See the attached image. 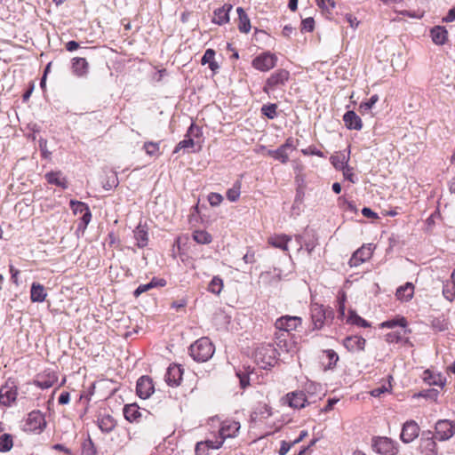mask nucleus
Segmentation results:
<instances>
[{"label":"nucleus","mask_w":455,"mask_h":455,"mask_svg":"<svg viewBox=\"0 0 455 455\" xmlns=\"http://www.w3.org/2000/svg\"><path fill=\"white\" fill-rule=\"evenodd\" d=\"M189 352L195 361L206 362L213 355L214 347L208 338L203 337L190 346Z\"/></svg>","instance_id":"f257e3e1"},{"label":"nucleus","mask_w":455,"mask_h":455,"mask_svg":"<svg viewBox=\"0 0 455 455\" xmlns=\"http://www.w3.org/2000/svg\"><path fill=\"white\" fill-rule=\"evenodd\" d=\"M276 353V348L271 344L261 345L255 349V362L262 369L271 367L275 362Z\"/></svg>","instance_id":"f03ea898"},{"label":"nucleus","mask_w":455,"mask_h":455,"mask_svg":"<svg viewBox=\"0 0 455 455\" xmlns=\"http://www.w3.org/2000/svg\"><path fill=\"white\" fill-rule=\"evenodd\" d=\"M372 450L380 455H396L398 444L391 438L386 436H375L371 439Z\"/></svg>","instance_id":"7ed1b4c3"},{"label":"nucleus","mask_w":455,"mask_h":455,"mask_svg":"<svg viewBox=\"0 0 455 455\" xmlns=\"http://www.w3.org/2000/svg\"><path fill=\"white\" fill-rule=\"evenodd\" d=\"M290 78V73L286 69H278L274 72L266 81L263 92L269 94L277 87L283 86Z\"/></svg>","instance_id":"20e7f679"},{"label":"nucleus","mask_w":455,"mask_h":455,"mask_svg":"<svg viewBox=\"0 0 455 455\" xmlns=\"http://www.w3.org/2000/svg\"><path fill=\"white\" fill-rule=\"evenodd\" d=\"M331 310H328L323 307V305L318 303H313L310 307V315L314 329L320 330L324 325V322L331 314Z\"/></svg>","instance_id":"39448f33"},{"label":"nucleus","mask_w":455,"mask_h":455,"mask_svg":"<svg viewBox=\"0 0 455 455\" xmlns=\"http://www.w3.org/2000/svg\"><path fill=\"white\" fill-rule=\"evenodd\" d=\"M277 58L275 54L265 52L252 60V67L261 72H267L276 65Z\"/></svg>","instance_id":"423d86ee"},{"label":"nucleus","mask_w":455,"mask_h":455,"mask_svg":"<svg viewBox=\"0 0 455 455\" xmlns=\"http://www.w3.org/2000/svg\"><path fill=\"white\" fill-rule=\"evenodd\" d=\"M281 402L283 404L288 405L293 409H302L307 403V396L301 391L288 393L281 399Z\"/></svg>","instance_id":"0eeeda50"},{"label":"nucleus","mask_w":455,"mask_h":455,"mask_svg":"<svg viewBox=\"0 0 455 455\" xmlns=\"http://www.w3.org/2000/svg\"><path fill=\"white\" fill-rule=\"evenodd\" d=\"M455 427L448 419L438 420L435 424V438L439 441H446L453 436Z\"/></svg>","instance_id":"6e6552de"},{"label":"nucleus","mask_w":455,"mask_h":455,"mask_svg":"<svg viewBox=\"0 0 455 455\" xmlns=\"http://www.w3.org/2000/svg\"><path fill=\"white\" fill-rule=\"evenodd\" d=\"M374 247L371 243L363 245L356 251L354 252L351 259H349L350 267H358L367 259H371Z\"/></svg>","instance_id":"1a4fd4ad"},{"label":"nucleus","mask_w":455,"mask_h":455,"mask_svg":"<svg viewBox=\"0 0 455 455\" xmlns=\"http://www.w3.org/2000/svg\"><path fill=\"white\" fill-rule=\"evenodd\" d=\"M302 323V319L299 316L284 315L278 318L275 322V327L287 333L296 330Z\"/></svg>","instance_id":"9d476101"},{"label":"nucleus","mask_w":455,"mask_h":455,"mask_svg":"<svg viewBox=\"0 0 455 455\" xmlns=\"http://www.w3.org/2000/svg\"><path fill=\"white\" fill-rule=\"evenodd\" d=\"M46 426L44 414L39 411H31L26 421V427L29 431H42Z\"/></svg>","instance_id":"9b49d317"},{"label":"nucleus","mask_w":455,"mask_h":455,"mask_svg":"<svg viewBox=\"0 0 455 455\" xmlns=\"http://www.w3.org/2000/svg\"><path fill=\"white\" fill-rule=\"evenodd\" d=\"M419 434V425L414 420H409L403 424L400 438L404 443H409L416 439Z\"/></svg>","instance_id":"f8f14e48"},{"label":"nucleus","mask_w":455,"mask_h":455,"mask_svg":"<svg viewBox=\"0 0 455 455\" xmlns=\"http://www.w3.org/2000/svg\"><path fill=\"white\" fill-rule=\"evenodd\" d=\"M138 395L142 399L148 398L154 392L152 380L148 376L140 377L137 381L136 387Z\"/></svg>","instance_id":"ddd939ff"},{"label":"nucleus","mask_w":455,"mask_h":455,"mask_svg":"<svg viewBox=\"0 0 455 455\" xmlns=\"http://www.w3.org/2000/svg\"><path fill=\"white\" fill-rule=\"evenodd\" d=\"M17 388L12 383V385L6 384L0 388V404L9 406L16 400Z\"/></svg>","instance_id":"4468645a"},{"label":"nucleus","mask_w":455,"mask_h":455,"mask_svg":"<svg viewBox=\"0 0 455 455\" xmlns=\"http://www.w3.org/2000/svg\"><path fill=\"white\" fill-rule=\"evenodd\" d=\"M240 423L235 420H225L220 429V435L224 441L226 438L235 437L240 429Z\"/></svg>","instance_id":"2eb2a0df"},{"label":"nucleus","mask_w":455,"mask_h":455,"mask_svg":"<svg viewBox=\"0 0 455 455\" xmlns=\"http://www.w3.org/2000/svg\"><path fill=\"white\" fill-rule=\"evenodd\" d=\"M183 371L177 364L170 365L165 374V381L169 386H178L182 379Z\"/></svg>","instance_id":"dca6fc26"},{"label":"nucleus","mask_w":455,"mask_h":455,"mask_svg":"<svg viewBox=\"0 0 455 455\" xmlns=\"http://www.w3.org/2000/svg\"><path fill=\"white\" fill-rule=\"evenodd\" d=\"M366 340L360 336H349L343 340L344 347L350 352L363 351Z\"/></svg>","instance_id":"f3484780"},{"label":"nucleus","mask_w":455,"mask_h":455,"mask_svg":"<svg viewBox=\"0 0 455 455\" xmlns=\"http://www.w3.org/2000/svg\"><path fill=\"white\" fill-rule=\"evenodd\" d=\"M343 121L349 130L360 131L363 127L360 116L354 111L346 112L343 116Z\"/></svg>","instance_id":"a211bd4d"},{"label":"nucleus","mask_w":455,"mask_h":455,"mask_svg":"<svg viewBox=\"0 0 455 455\" xmlns=\"http://www.w3.org/2000/svg\"><path fill=\"white\" fill-rule=\"evenodd\" d=\"M89 64L84 58L76 57L72 59L73 73L79 76H85L88 73Z\"/></svg>","instance_id":"6ab92c4d"},{"label":"nucleus","mask_w":455,"mask_h":455,"mask_svg":"<svg viewBox=\"0 0 455 455\" xmlns=\"http://www.w3.org/2000/svg\"><path fill=\"white\" fill-rule=\"evenodd\" d=\"M232 9L231 4H225L214 12L212 21L218 25H223L229 21V12Z\"/></svg>","instance_id":"aec40b11"},{"label":"nucleus","mask_w":455,"mask_h":455,"mask_svg":"<svg viewBox=\"0 0 455 455\" xmlns=\"http://www.w3.org/2000/svg\"><path fill=\"white\" fill-rule=\"evenodd\" d=\"M414 294V285L412 283H406L404 285L397 288L395 296L401 301H409Z\"/></svg>","instance_id":"412c9836"},{"label":"nucleus","mask_w":455,"mask_h":455,"mask_svg":"<svg viewBox=\"0 0 455 455\" xmlns=\"http://www.w3.org/2000/svg\"><path fill=\"white\" fill-rule=\"evenodd\" d=\"M291 237L286 235H276L268 238V243L275 248L281 249L283 251H288V243Z\"/></svg>","instance_id":"4be33fe9"},{"label":"nucleus","mask_w":455,"mask_h":455,"mask_svg":"<svg viewBox=\"0 0 455 455\" xmlns=\"http://www.w3.org/2000/svg\"><path fill=\"white\" fill-rule=\"evenodd\" d=\"M272 415V409L267 403H260L251 414L252 421L265 419Z\"/></svg>","instance_id":"5701e85b"},{"label":"nucleus","mask_w":455,"mask_h":455,"mask_svg":"<svg viewBox=\"0 0 455 455\" xmlns=\"http://www.w3.org/2000/svg\"><path fill=\"white\" fill-rule=\"evenodd\" d=\"M289 334L280 333L276 336L277 348L282 352L292 353L295 346L291 340H288Z\"/></svg>","instance_id":"b1692460"},{"label":"nucleus","mask_w":455,"mask_h":455,"mask_svg":"<svg viewBox=\"0 0 455 455\" xmlns=\"http://www.w3.org/2000/svg\"><path fill=\"white\" fill-rule=\"evenodd\" d=\"M433 42L437 45H443L447 40V30L441 26L433 28L430 31Z\"/></svg>","instance_id":"393cba45"},{"label":"nucleus","mask_w":455,"mask_h":455,"mask_svg":"<svg viewBox=\"0 0 455 455\" xmlns=\"http://www.w3.org/2000/svg\"><path fill=\"white\" fill-rule=\"evenodd\" d=\"M47 294L44 291V287L38 283H33L30 291V299L33 302H43L44 301Z\"/></svg>","instance_id":"a878e982"},{"label":"nucleus","mask_w":455,"mask_h":455,"mask_svg":"<svg viewBox=\"0 0 455 455\" xmlns=\"http://www.w3.org/2000/svg\"><path fill=\"white\" fill-rule=\"evenodd\" d=\"M45 179L48 183L56 185L63 189L68 188L66 179L62 176L60 172H51L45 174Z\"/></svg>","instance_id":"bb28decb"},{"label":"nucleus","mask_w":455,"mask_h":455,"mask_svg":"<svg viewBox=\"0 0 455 455\" xmlns=\"http://www.w3.org/2000/svg\"><path fill=\"white\" fill-rule=\"evenodd\" d=\"M236 12L239 19L238 29L243 33H248L251 30L250 19L242 7H237Z\"/></svg>","instance_id":"cd10ccee"},{"label":"nucleus","mask_w":455,"mask_h":455,"mask_svg":"<svg viewBox=\"0 0 455 455\" xmlns=\"http://www.w3.org/2000/svg\"><path fill=\"white\" fill-rule=\"evenodd\" d=\"M421 451L425 455H436V443L433 437L422 438L420 443Z\"/></svg>","instance_id":"c85d7f7f"},{"label":"nucleus","mask_w":455,"mask_h":455,"mask_svg":"<svg viewBox=\"0 0 455 455\" xmlns=\"http://www.w3.org/2000/svg\"><path fill=\"white\" fill-rule=\"evenodd\" d=\"M124 415L128 421L133 422L141 416V412L136 404H128L124 408Z\"/></svg>","instance_id":"c756f323"},{"label":"nucleus","mask_w":455,"mask_h":455,"mask_svg":"<svg viewBox=\"0 0 455 455\" xmlns=\"http://www.w3.org/2000/svg\"><path fill=\"white\" fill-rule=\"evenodd\" d=\"M98 426L102 432L109 433L115 428L116 421L111 416L107 415L98 419Z\"/></svg>","instance_id":"7c9ffc66"},{"label":"nucleus","mask_w":455,"mask_h":455,"mask_svg":"<svg viewBox=\"0 0 455 455\" xmlns=\"http://www.w3.org/2000/svg\"><path fill=\"white\" fill-rule=\"evenodd\" d=\"M56 381L57 377L55 375L38 376L35 384L42 389H47L52 387Z\"/></svg>","instance_id":"2f4dec72"},{"label":"nucleus","mask_w":455,"mask_h":455,"mask_svg":"<svg viewBox=\"0 0 455 455\" xmlns=\"http://www.w3.org/2000/svg\"><path fill=\"white\" fill-rule=\"evenodd\" d=\"M349 156H346L344 153H338L331 157V162L336 170H343L347 167Z\"/></svg>","instance_id":"473e14b6"},{"label":"nucleus","mask_w":455,"mask_h":455,"mask_svg":"<svg viewBox=\"0 0 455 455\" xmlns=\"http://www.w3.org/2000/svg\"><path fill=\"white\" fill-rule=\"evenodd\" d=\"M134 237L139 247L143 248L148 244V232L143 227L138 226L134 230Z\"/></svg>","instance_id":"72a5a7b5"},{"label":"nucleus","mask_w":455,"mask_h":455,"mask_svg":"<svg viewBox=\"0 0 455 455\" xmlns=\"http://www.w3.org/2000/svg\"><path fill=\"white\" fill-rule=\"evenodd\" d=\"M215 52L212 49H207L202 58V64H209V68L215 71L219 68V65L214 61Z\"/></svg>","instance_id":"f704fd0d"},{"label":"nucleus","mask_w":455,"mask_h":455,"mask_svg":"<svg viewBox=\"0 0 455 455\" xmlns=\"http://www.w3.org/2000/svg\"><path fill=\"white\" fill-rule=\"evenodd\" d=\"M406 325H407V321L404 317H400L397 319L385 321L380 323L381 328H395L396 326H400L403 328L402 331H403V334L406 333V331H405Z\"/></svg>","instance_id":"c9c22d12"},{"label":"nucleus","mask_w":455,"mask_h":455,"mask_svg":"<svg viewBox=\"0 0 455 455\" xmlns=\"http://www.w3.org/2000/svg\"><path fill=\"white\" fill-rule=\"evenodd\" d=\"M423 379L430 386H443L442 377L434 375L429 370L423 372Z\"/></svg>","instance_id":"e433bc0d"},{"label":"nucleus","mask_w":455,"mask_h":455,"mask_svg":"<svg viewBox=\"0 0 455 455\" xmlns=\"http://www.w3.org/2000/svg\"><path fill=\"white\" fill-rule=\"evenodd\" d=\"M193 239L200 244H208L212 242V235L204 230H196L193 233Z\"/></svg>","instance_id":"4c0bfd02"},{"label":"nucleus","mask_w":455,"mask_h":455,"mask_svg":"<svg viewBox=\"0 0 455 455\" xmlns=\"http://www.w3.org/2000/svg\"><path fill=\"white\" fill-rule=\"evenodd\" d=\"M240 195H241V182L240 181H236L232 188H230L228 191H227V198L230 201V202H236L239 197H240Z\"/></svg>","instance_id":"58836bf2"},{"label":"nucleus","mask_w":455,"mask_h":455,"mask_svg":"<svg viewBox=\"0 0 455 455\" xmlns=\"http://www.w3.org/2000/svg\"><path fill=\"white\" fill-rule=\"evenodd\" d=\"M13 446L12 436L9 434H4L0 436V451H9Z\"/></svg>","instance_id":"ea45409f"},{"label":"nucleus","mask_w":455,"mask_h":455,"mask_svg":"<svg viewBox=\"0 0 455 455\" xmlns=\"http://www.w3.org/2000/svg\"><path fill=\"white\" fill-rule=\"evenodd\" d=\"M223 289V281L219 276H214L209 283L208 291L219 295Z\"/></svg>","instance_id":"a19ab883"},{"label":"nucleus","mask_w":455,"mask_h":455,"mask_svg":"<svg viewBox=\"0 0 455 455\" xmlns=\"http://www.w3.org/2000/svg\"><path fill=\"white\" fill-rule=\"evenodd\" d=\"M268 155L273 156L275 159L281 161L283 164H285L289 159V153L281 146L276 150H269Z\"/></svg>","instance_id":"79ce46f5"},{"label":"nucleus","mask_w":455,"mask_h":455,"mask_svg":"<svg viewBox=\"0 0 455 455\" xmlns=\"http://www.w3.org/2000/svg\"><path fill=\"white\" fill-rule=\"evenodd\" d=\"M347 322L352 323V324H355L357 326H360V327L366 328V327L370 326V323L366 320L363 319L361 316H359L354 311L350 312L349 316L347 318Z\"/></svg>","instance_id":"37998d69"},{"label":"nucleus","mask_w":455,"mask_h":455,"mask_svg":"<svg viewBox=\"0 0 455 455\" xmlns=\"http://www.w3.org/2000/svg\"><path fill=\"white\" fill-rule=\"evenodd\" d=\"M378 100L379 96L377 94H374L367 101L362 102L359 106L360 113L364 114L369 112Z\"/></svg>","instance_id":"c03bdc74"},{"label":"nucleus","mask_w":455,"mask_h":455,"mask_svg":"<svg viewBox=\"0 0 455 455\" xmlns=\"http://www.w3.org/2000/svg\"><path fill=\"white\" fill-rule=\"evenodd\" d=\"M276 104H268L261 108V112L269 119H274L276 116Z\"/></svg>","instance_id":"a18cd8bd"},{"label":"nucleus","mask_w":455,"mask_h":455,"mask_svg":"<svg viewBox=\"0 0 455 455\" xmlns=\"http://www.w3.org/2000/svg\"><path fill=\"white\" fill-rule=\"evenodd\" d=\"M195 145L194 140L187 135L186 138L180 141L174 149V153L179 152L181 149L191 148Z\"/></svg>","instance_id":"49530a36"},{"label":"nucleus","mask_w":455,"mask_h":455,"mask_svg":"<svg viewBox=\"0 0 455 455\" xmlns=\"http://www.w3.org/2000/svg\"><path fill=\"white\" fill-rule=\"evenodd\" d=\"M156 286H157L156 279H152L148 283L139 285L138 288L134 291V296L139 297L143 292H146Z\"/></svg>","instance_id":"de8ad7c7"},{"label":"nucleus","mask_w":455,"mask_h":455,"mask_svg":"<svg viewBox=\"0 0 455 455\" xmlns=\"http://www.w3.org/2000/svg\"><path fill=\"white\" fill-rule=\"evenodd\" d=\"M443 294L446 299H448L451 302L453 301L455 299V285H443Z\"/></svg>","instance_id":"09e8293b"},{"label":"nucleus","mask_w":455,"mask_h":455,"mask_svg":"<svg viewBox=\"0 0 455 455\" xmlns=\"http://www.w3.org/2000/svg\"><path fill=\"white\" fill-rule=\"evenodd\" d=\"M403 332L394 331L386 335V341L388 343H397L402 340Z\"/></svg>","instance_id":"8fccbe9b"},{"label":"nucleus","mask_w":455,"mask_h":455,"mask_svg":"<svg viewBox=\"0 0 455 455\" xmlns=\"http://www.w3.org/2000/svg\"><path fill=\"white\" fill-rule=\"evenodd\" d=\"M70 205L75 214H83L89 208L84 203L73 200L70 202Z\"/></svg>","instance_id":"3c124183"},{"label":"nucleus","mask_w":455,"mask_h":455,"mask_svg":"<svg viewBox=\"0 0 455 455\" xmlns=\"http://www.w3.org/2000/svg\"><path fill=\"white\" fill-rule=\"evenodd\" d=\"M144 148L148 156H153L158 154L159 145L155 142H147L144 144Z\"/></svg>","instance_id":"603ef678"},{"label":"nucleus","mask_w":455,"mask_h":455,"mask_svg":"<svg viewBox=\"0 0 455 455\" xmlns=\"http://www.w3.org/2000/svg\"><path fill=\"white\" fill-rule=\"evenodd\" d=\"M315 28V20L313 18L304 19L301 22V30L307 32H312Z\"/></svg>","instance_id":"864d4df0"},{"label":"nucleus","mask_w":455,"mask_h":455,"mask_svg":"<svg viewBox=\"0 0 455 455\" xmlns=\"http://www.w3.org/2000/svg\"><path fill=\"white\" fill-rule=\"evenodd\" d=\"M432 325L435 330L439 331L448 329V323L444 319L436 318L433 321Z\"/></svg>","instance_id":"5fc2aeb1"},{"label":"nucleus","mask_w":455,"mask_h":455,"mask_svg":"<svg viewBox=\"0 0 455 455\" xmlns=\"http://www.w3.org/2000/svg\"><path fill=\"white\" fill-rule=\"evenodd\" d=\"M317 5L326 11H330L335 8L336 3L334 0H317Z\"/></svg>","instance_id":"6e6d98bb"},{"label":"nucleus","mask_w":455,"mask_h":455,"mask_svg":"<svg viewBox=\"0 0 455 455\" xmlns=\"http://www.w3.org/2000/svg\"><path fill=\"white\" fill-rule=\"evenodd\" d=\"M208 201H209V204L212 205V206H218L221 204V202L223 201V197L220 194H218V193H211L209 196H208Z\"/></svg>","instance_id":"4d7b16f0"},{"label":"nucleus","mask_w":455,"mask_h":455,"mask_svg":"<svg viewBox=\"0 0 455 455\" xmlns=\"http://www.w3.org/2000/svg\"><path fill=\"white\" fill-rule=\"evenodd\" d=\"M343 172V176L346 180H349L352 183H355L356 178L353 172V168L350 166L345 167L343 170H341Z\"/></svg>","instance_id":"13d9d810"},{"label":"nucleus","mask_w":455,"mask_h":455,"mask_svg":"<svg viewBox=\"0 0 455 455\" xmlns=\"http://www.w3.org/2000/svg\"><path fill=\"white\" fill-rule=\"evenodd\" d=\"M236 376L239 379L240 386L243 389L246 388L250 385V378L248 374L244 372H237Z\"/></svg>","instance_id":"bf43d9fd"},{"label":"nucleus","mask_w":455,"mask_h":455,"mask_svg":"<svg viewBox=\"0 0 455 455\" xmlns=\"http://www.w3.org/2000/svg\"><path fill=\"white\" fill-rule=\"evenodd\" d=\"M84 451L87 455H94L96 453V450L91 439H88L86 442L84 443Z\"/></svg>","instance_id":"052dcab7"},{"label":"nucleus","mask_w":455,"mask_h":455,"mask_svg":"<svg viewBox=\"0 0 455 455\" xmlns=\"http://www.w3.org/2000/svg\"><path fill=\"white\" fill-rule=\"evenodd\" d=\"M289 154L296 149V145L292 138H288L284 144L281 146Z\"/></svg>","instance_id":"680f3d73"},{"label":"nucleus","mask_w":455,"mask_h":455,"mask_svg":"<svg viewBox=\"0 0 455 455\" xmlns=\"http://www.w3.org/2000/svg\"><path fill=\"white\" fill-rule=\"evenodd\" d=\"M293 445H294L293 442L288 443V442L283 441L281 443L280 450H279V454L286 455Z\"/></svg>","instance_id":"e2e57ef3"},{"label":"nucleus","mask_w":455,"mask_h":455,"mask_svg":"<svg viewBox=\"0 0 455 455\" xmlns=\"http://www.w3.org/2000/svg\"><path fill=\"white\" fill-rule=\"evenodd\" d=\"M327 356L330 359L329 367L335 365L337 361L339 360L338 355L331 349L326 350Z\"/></svg>","instance_id":"0e129e2a"},{"label":"nucleus","mask_w":455,"mask_h":455,"mask_svg":"<svg viewBox=\"0 0 455 455\" xmlns=\"http://www.w3.org/2000/svg\"><path fill=\"white\" fill-rule=\"evenodd\" d=\"M203 443H205V446L207 449H219L222 445L223 440L222 439L220 441L208 440V441H205Z\"/></svg>","instance_id":"69168bd1"},{"label":"nucleus","mask_w":455,"mask_h":455,"mask_svg":"<svg viewBox=\"0 0 455 455\" xmlns=\"http://www.w3.org/2000/svg\"><path fill=\"white\" fill-rule=\"evenodd\" d=\"M346 20L349 23L350 27L354 29H355L359 25V21L352 14H346Z\"/></svg>","instance_id":"338daca9"},{"label":"nucleus","mask_w":455,"mask_h":455,"mask_svg":"<svg viewBox=\"0 0 455 455\" xmlns=\"http://www.w3.org/2000/svg\"><path fill=\"white\" fill-rule=\"evenodd\" d=\"M207 450L205 443L203 442L197 443L196 446V455H204L205 451Z\"/></svg>","instance_id":"774afa93"}]
</instances>
